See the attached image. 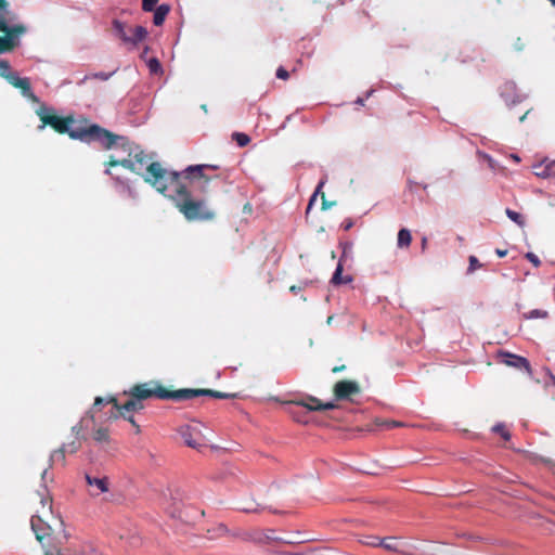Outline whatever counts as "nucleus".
Returning <instances> with one entry per match:
<instances>
[{
    "instance_id": "f257e3e1",
    "label": "nucleus",
    "mask_w": 555,
    "mask_h": 555,
    "mask_svg": "<svg viewBox=\"0 0 555 555\" xmlns=\"http://www.w3.org/2000/svg\"><path fill=\"white\" fill-rule=\"evenodd\" d=\"M209 167L216 168L209 165H190L182 171H173L164 168L160 163H153L147 167L143 179L158 193L170 198L188 220H210L214 212L205 201L193 199L190 189L192 181L204 178V169Z\"/></svg>"
},
{
    "instance_id": "f03ea898",
    "label": "nucleus",
    "mask_w": 555,
    "mask_h": 555,
    "mask_svg": "<svg viewBox=\"0 0 555 555\" xmlns=\"http://www.w3.org/2000/svg\"><path fill=\"white\" fill-rule=\"evenodd\" d=\"M12 13L9 10L8 2H0V54L7 53L21 44V37L26 33L23 24H11ZM0 77L4 78L11 86L18 89L22 95L34 103H39V98L33 92L30 81L27 77H20L13 72L11 65L5 60H0Z\"/></svg>"
},
{
    "instance_id": "7ed1b4c3",
    "label": "nucleus",
    "mask_w": 555,
    "mask_h": 555,
    "mask_svg": "<svg viewBox=\"0 0 555 555\" xmlns=\"http://www.w3.org/2000/svg\"><path fill=\"white\" fill-rule=\"evenodd\" d=\"M36 114L41 120L39 130L50 126L59 133H67L73 140L83 143L100 142L104 149H111L117 139L113 132L98 124L76 125L73 117H60L53 107L46 104H41L36 109Z\"/></svg>"
},
{
    "instance_id": "20e7f679",
    "label": "nucleus",
    "mask_w": 555,
    "mask_h": 555,
    "mask_svg": "<svg viewBox=\"0 0 555 555\" xmlns=\"http://www.w3.org/2000/svg\"><path fill=\"white\" fill-rule=\"evenodd\" d=\"M117 139L115 140L114 144L111 146L109 150L116 147L120 149L124 152L128 154L127 157L120 158L116 155L109 156V162L106 168H113L116 166H121L132 172H135L138 175H142V177L146 173L147 167L153 164L154 162H151V157L146 155L138 145H134L132 142H130L127 138L117 135Z\"/></svg>"
},
{
    "instance_id": "39448f33",
    "label": "nucleus",
    "mask_w": 555,
    "mask_h": 555,
    "mask_svg": "<svg viewBox=\"0 0 555 555\" xmlns=\"http://www.w3.org/2000/svg\"><path fill=\"white\" fill-rule=\"evenodd\" d=\"M246 540L257 543V544H268L270 542H280L285 544H293V543H302V542H309V541H323V538L313 537V538H307V539H286L281 537L274 535L273 529H267V530H254L249 533H247Z\"/></svg>"
},
{
    "instance_id": "423d86ee",
    "label": "nucleus",
    "mask_w": 555,
    "mask_h": 555,
    "mask_svg": "<svg viewBox=\"0 0 555 555\" xmlns=\"http://www.w3.org/2000/svg\"><path fill=\"white\" fill-rule=\"evenodd\" d=\"M113 34L118 37L124 43L137 47L143 41L149 33L144 26H137L133 29V35L129 36L127 33L126 24L117 18L112 22Z\"/></svg>"
},
{
    "instance_id": "0eeeda50",
    "label": "nucleus",
    "mask_w": 555,
    "mask_h": 555,
    "mask_svg": "<svg viewBox=\"0 0 555 555\" xmlns=\"http://www.w3.org/2000/svg\"><path fill=\"white\" fill-rule=\"evenodd\" d=\"M203 424L201 423L180 427L179 434L188 447L195 450H201V448L205 447L204 435L201 430Z\"/></svg>"
},
{
    "instance_id": "6e6552de",
    "label": "nucleus",
    "mask_w": 555,
    "mask_h": 555,
    "mask_svg": "<svg viewBox=\"0 0 555 555\" xmlns=\"http://www.w3.org/2000/svg\"><path fill=\"white\" fill-rule=\"evenodd\" d=\"M499 359H500L501 363H503L507 366H512V367H515L518 370H524L527 372V374L529 376L532 375L530 362L525 357L514 354L508 351H500Z\"/></svg>"
},
{
    "instance_id": "1a4fd4ad",
    "label": "nucleus",
    "mask_w": 555,
    "mask_h": 555,
    "mask_svg": "<svg viewBox=\"0 0 555 555\" xmlns=\"http://www.w3.org/2000/svg\"><path fill=\"white\" fill-rule=\"evenodd\" d=\"M500 95L507 106H514L521 103L528 96L526 93L518 92L517 86L514 81L505 82L501 87Z\"/></svg>"
},
{
    "instance_id": "9d476101",
    "label": "nucleus",
    "mask_w": 555,
    "mask_h": 555,
    "mask_svg": "<svg viewBox=\"0 0 555 555\" xmlns=\"http://www.w3.org/2000/svg\"><path fill=\"white\" fill-rule=\"evenodd\" d=\"M201 396V389L183 388L178 390H162L158 391L157 398L159 399H171L175 401L190 400Z\"/></svg>"
},
{
    "instance_id": "9b49d317",
    "label": "nucleus",
    "mask_w": 555,
    "mask_h": 555,
    "mask_svg": "<svg viewBox=\"0 0 555 555\" xmlns=\"http://www.w3.org/2000/svg\"><path fill=\"white\" fill-rule=\"evenodd\" d=\"M151 384L152 383H144V384L135 385L129 390L128 393L131 397H135L137 399H139L142 402V400L149 399L153 396L157 397L158 391L165 390L157 383H155V386H156L155 388H151L150 387Z\"/></svg>"
},
{
    "instance_id": "f8f14e48",
    "label": "nucleus",
    "mask_w": 555,
    "mask_h": 555,
    "mask_svg": "<svg viewBox=\"0 0 555 555\" xmlns=\"http://www.w3.org/2000/svg\"><path fill=\"white\" fill-rule=\"evenodd\" d=\"M104 173L108 175L113 178V180L115 182V188L120 194L127 195L129 198H132V199L138 198V193L131 186L130 181L128 179H124L120 176L113 173L109 168H106Z\"/></svg>"
},
{
    "instance_id": "ddd939ff",
    "label": "nucleus",
    "mask_w": 555,
    "mask_h": 555,
    "mask_svg": "<svg viewBox=\"0 0 555 555\" xmlns=\"http://www.w3.org/2000/svg\"><path fill=\"white\" fill-rule=\"evenodd\" d=\"M360 392V387L358 383L353 380H340L335 385V395L337 399L346 400L349 399L351 395H356Z\"/></svg>"
},
{
    "instance_id": "4468645a",
    "label": "nucleus",
    "mask_w": 555,
    "mask_h": 555,
    "mask_svg": "<svg viewBox=\"0 0 555 555\" xmlns=\"http://www.w3.org/2000/svg\"><path fill=\"white\" fill-rule=\"evenodd\" d=\"M296 405L304 406L308 411H324L332 410L335 408L333 402L321 403L319 399L314 397H309L307 400H301L295 402Z\"/></svg>"
},
{
    "instance_id": "2eb2a0df",
    "label": "nucleus",
    "mask_w": 555,
    "mask_h": 555,
    "mask_svg": "<svg viewBox=\"0 0 555 555\" xmlns=\"http://www.w3.org/2000/svg\"><path fill=\"white\" fill-rule=\"evenodd\" d=\"M396 540H397L396 537H388V538L382 539V541H379L378 543H379L380 547H383L387 551H390V552H396V553L402 554V555H423V554H415L410 548H400L401 545H399L396 542Z\"/></svg>"
},
{
    "instance_id": "dca6fc26",
    "label": "nucleus",
    "mask_w": 555,
    "mask_h": 555,
    "mask_svg": "<svg viewBox=\"0 0 555 555\" xmlns=\"http://www.w3.org/2000/svg\"><path fill=\"white\" fill-rule=\"evenodd\" d=\"M170 12V5L162 3L154 9L153 23L155 26H162L166 20V16Z\"/></svg>"
},
{
    "instance_id": "f3484780",
    "label": "nucleus",
    "mask_w": 555,
    "mask_h": 555,
    "mask_svg": "<svg viewBox=\"0 0 555 555\" xmlns=\"http://www.w3.org/2000/svg\"><path fill=\"white\" fill-rule=\"evenodd\" d=\"M115 409L119 411L120 413L125 412H133V411H140L143 409L142 402L137 399L135 397H131L130 400H128L125 404L119 405L117 401L115 402Z\"/></svg>"
},
{
    "instance_id": "a211bd4d",
    "label": "nucleus",
    "mask_w": 555,
    "mask_h": 555,
    "mask_svg": "<svg viewBox=\"0 0 555 555\" xmlns=\"http://www.w3.org/2000/svg\"><path fill=\"white\" fill-rule=\"evenodd\" d=\"M85 479L90 487H95L100 492L103 493L108 491L107 477L99 478L86 474Z\"/></svg>"
},
{
    "instance_id": "6ab92c4d",
    "label": "nucleus",
    "mask_w": 555,
    "mask_h": 555,
    "mask_svg": "<svg viewBox=\"0 0 555 555\" xmlns=\"http://www.w3.org/2000/svg\"><path fill=\"white\" fill-rule=\"evenodd\" d=\"M343 263L341 260L338 261L336 269L333 273V276L331 279V283L334 285H340V284H347L352 281V278L350 275L343 276Z\"/></svg>"
},
{
    "instance_id": "aec40b11",
    "label": "nucleus",
    "mask_w": 555,
    "mask_h": 555,
    "mask_svg": "<svg viewBox=\"0 0 555 555\" xmlns=\"http://www.w3.org/2000/svg\"><path fill=\"white\" fill-rule=\"evenodd\" d=\"M412 241L411 232L403 228L398 232L397 245L399 248L409 247Z\"/></svg>"
},
{
    "instance_id": "412c9836",
    "label": "nucleus",
    "mask_w": 555,
    "mask_h": 555,
    "mask_svg": "<svg viewBox=\"0 0 555 555\" xmlns=\"http://www.w3.org/2000/svg\"><path fill=\"white\" fill-rule=\"evenodd\" d=\"M201 396H207L215 399H230V398H236V393H230V392H222L217 391L212 389H201Z\"/></svg>"
},
{
    "instance_id": "4be33fe9",
    "label": "nucleus",
    "mask_w": 555,
    "mask_h": 555,
    "mask_svg": "<svg viewBox=\"0 0 555 555\" xmlns=\"http://www.w3.org/2000/svg\"><path fill=\"white\" fill-rule=\"evenodd\" d=\"M117 72V68L114 69L113 72H109V73H105V72H96V73H92L90 75H86L82 80L79 82L80 85L83 83L87 79H100V80H103V81H106L108 80L115 73Z\"/></svg>"
},
{
    "instance_id": "5701e85b",
    "label": "nucleus",
    "mask_w": 555,
    "mask_h": 555,
    "mask_svg": "<svg viewBox=\"0 0 555 555\" xmlns=\"http://www.w3.org/2000/svg\"><path fill=\"white\" fill-rule=\"evenodd\" d=\"M145 62H146L147 68L151 74H153V75L163 74V72H164L163 67L157 57L147 59V60H145Z\"/></svg>"
},
{
    "instance_id": "b1692460",
    "label": "nucleus",
    "mask_w": 555,
    "mask_h": 555,
    "mask_svg": "<svg viewBox=\"0 0 555 555\" xmlns=\"http://www.w3.org/2000/svg\"><path fill=\"white\" fill-rule=\"evenodd\" d=\"M505 214H506L507 218L509 220H512L513 222H515L518 227L524 228L526 225V221L519 212H517L511 208H506Z\"/></svg>"
},
{
    "instance_id": "393cba45",
    "label": "nucleus",
    "mask_w": 555,
    "mask_h": 555,
    "mask_svg": "<svg viewBox=\"0 0 555 555\" xmlns=\"http://www.w3.org/2000/svg\"><path fill=\"white\" fill-rule=\"evenodd\" d=\"M237 508L244 513H257L262 507L260 506V504L254 502V500H250L248 502L240 504Z\"/></svg>"
},
{
    "instance_id": "a878e982",
    "label": "nucleus",
    "mask_w": 555,
    "mask_h": 555,
    "mask_svg": "<svg viewBox=\"0 0 555 555\" xmlns=\"http://www.w3.org/2000/svg\"><path fill=\"white\" fill-rule=\"evenodd\" d=\"M65 444H63L60 449L53 451L50 455V462L56 463V462H64L65 461Z\"/></svg>"
},
{
    "instance_id": "bb28decb",
    "label": "nucleus",
    "mask_w": 555,
    "mask_h": 555,
    "mask_svg": "<svg viewBox=\"0 0 555 555\" xmlns=\"http://www.w3.org/2000/svg\"><path fill=\"white\" fill-rule=\"evenodd\" d=\"M93 438L99 443L108 442L109 436L108 431L105 428H99L94 431Z\"/></svg>"
},
{
    "instance_id": "cd10ccee",
    "label": "nucleus",
    "mask_w": 555,
    "mask_h": 555,
    "mask_svg": "<svg viewBox=\"0 0 555 555\" xmlns=\"http://www.w3.org/2000/svg\"><path fill=\"white\" fill-rule=\"evenodd\" d=\"M492 431L493 433H496V434H500L501 437L504 439V440H509L511 439V434L508 430H506L505 428V425L503 423H498L495 424L493 427H492Z\"/></svg>"
},
{
    "instance_id": "c85d7f7f",
    "label": "nucleus",
    "mask_w": 555,
    "mask_h": 555,
    "mask_svg": "<svg viewBox=\"0 0 555 555\" xmlns=\"http://www.w3.org/2000/svg\"><path fill=\"white\" fill-rule=\"evenodd\" d=\"M232 138L235 140L237 145L241 147L247 145L250 141V138L246 133H243V132H234L232 134Z\"/></svg>"
},
{
    "instance_id": "c756f323",
    "label": "nucleus",
    "mask_w": 555,
    "mask_h": 555,
    "mask_svg": "<svg viewBox=\"0 0 555 555\" xmlns=\"http://www.w3.org/2000/svg\"><path fill=\"white\" fill-rule=\"evenodd\" d=\"M468 262H469L468 268H467L468 274L473 273L475 270L480 269L482 267V263H480V261L478 260V258L476 256H469Z\"/></svg>"
},
{
    "instance_id": "7c9ffc66",
    "label": "nucleus",
    "mask_w": 555,
    "mask_h": 555,
    "mask_svg": "<svg viewBox=\"0 0 555 555\" xmlns=\"http://www.w3.org/2000/svg\"><path fill=\"white\" fill-rule=\"evenodd\" d=\"M340 247L343 249V253H341V258L339 260L343 261L344 259H346L347 257H349L352 254V243H349V242L340 243Z\"/></svg>"
},
{
    "instance_id": "2f4dec72",
    "label": "nucleus",
    "mask_w": 555,
    "mask_h": 555,
    "mask_svg": "<svg viewBox=\"0 0 555 555\" xmlns=\"http://www.w3.org/2000/svg\"><path fill=\"white\" fill-rule=\"evenodd\" d=\"M546 317H547V312L544 310H540V309H533L526 314V318L529 320L546 318Z\"/></svg>"
},
{
    "instance_id": "473e14b6",
    "label": "nucleus",
    "mask_w": 555,
    "mask_h": 555,
    "mask_svg": "<svg viewBox=\"0 0 555 555\" xmlns=\"http://www.w3.org/2000/svg\"><path fill=\"white\" fill-rule=\"evenodd\" d=\"M158 0H142V10L144 12H153Z\"/></svg>"
},
{
    "instance_id": "72a5a7b5",
    "label": "nucleus",
    "mask_w": 555,
    "mask_h": 555,
    "mask_svg": "<svg viewBox=\"0 0 555 555\" xmlns=\"http://www.w3.org/2000/svg\"><path fill=\"white\" fill-rule=\"evenodd\" d=\"M379 541H382V539H379L378 537L367 535L365 537L364 540H362V543L370 546H379Z\"/></svg>"
},
{
    "instance_id": "f704fd0d",
    "label": "nucleus",
    "mask_w": 555,
    "mask_h": 555,
    "mask_svg": "<svg viewBox=\"0 0 555 555\" xmlns=\"http://www.w3.org/2000/svg\"><path fill=\"white\" fill-rule=\"evenodd\" d=\"M553 175H554V172H553V167L551 166V163H548L540 172H537L538 177H541L544 179L548 178Z\"/></svg>"
},
{
    "instance_id": "c9c22d12",
    "label": "nucleus",
    "mask_w": 555,
    "mask_h": 555,
    "mask_svg": "<svg viewBox=\"0 0 555 555\" xmlns=\"http://www.w3.org/2000/svg\"><path fill=\"white\" fill-rule=\"evenodd\" d=\"M525 257L537 268L541 264L539 257L531 251H528Z\"/></svg>"
},
{
    "instance_id": "e433bc0d",
    "label": "nucleus",
    "mask_w": 555,
    "mask_h": 555,
    "mask_svg": "<svg viewBox=\"0 0 555 555\" xmlns=\"http://www.w3.org/2000/svg\"><path fill=\"white\" fill-rule=\"evenodd\" d=\"M113 402L115 404L116 400L113 397L102 398L96 397L94 401V406L102 405L104 403Z\"/></svg>"
},
{
    "instance_id": "4c0bfd02",
    "label": "nucleus",
    "mask_w": 555,
    "mask_h": 555,
    "mask_svg": "<svg viewBox=\"0 0 555 555\" xmlns=\"http://www.w3.org/2000/svg\"><path fill=\"white\" fill-rule=\"evenodd\" d=\"M275 76L279 79L285 80V79H287L289 77V74H288V72L283 66H280L276 69Z\"/></svg>"
},
{
    "instance_id": "58836bf2",
    "label": "nucleus",
    "mask_w": 555,
    "mask_h": 555,
    "mask_svg": "<svg viewBox=\"0 0 555 555\" xmlns=\"http://www.w3.org/2000/svg\"><path fill=\"white\" fill-rule=\"evenodd\" d=\"M400 548H410L415 554H420L418 553L420 547L416 544L411 543V542H405V543L401 544Z\"/></svg>"
},
{
    "instance_id": "ea45409f",
    "label": "nucleus",
    "mask_w": 555,
    "mask_h": 555,
    "mask_svg": "<svg viewBox=\"0 0 555 555\" xmlns=\"http://www.w3.org/2000/svg\"><path fill=\"white\" fill-rule=\"evenodd\" d=\"M47 493V488L46 486L42 487V490L41 491H38V494L40 495V502L42 504V506L47 505L48 504V501H49V498L46 495Z\"/></svg>"
},
{
    "instance_id": "a19ab883",
    "label": "nucleus",
    "mask_w": 555,
    "mask_h": 555,
    "mask_svg": "<svg viewBox=\"0 0 555 555\" xmlns=\"http://www.w3.org/2000/svg\"><path fill=\"white\" fill-rule=\"evenodd\" d=\"M79 449V444L75 441L65 444V451L69 453H75Z\"/></svg>"
},
{
    "instance_id": "79ce46f5",
    "label": "nucleus",
    "mask_w": 555,
    "mask_h": 555,
    "mask_svg": "<svg viewBox=\"0 0 555 555\" xmlns=\"http://www.w3.org/2000/svg\"><path fill=\"white\" fill-rule=\"evenodd\" d=\"M544 373L550 379V383L545 382V386H548L551 384L555 387V375H553V373L546 367L544 369Z\"/></svg>"
},
{
    "instance_id": "37998d69",
    "label": "nucleus",
    "mask_w": 555,
    "mask_h": 555,
    "mask_svg": "<svg viewBox=\"0 0 555 555\" xmlns=\"http://www.w3.org/2000/svg\"><path fill=\"white\" fill-rule=\"evenodd\" d=\"M81 430H82L81 422H79L78 424H76L75 426L72 427V433H73V435L76 436V438H79Z\"/></svg>"
},
{
    "instance_id": "c03bdc74",
    "label": "nucleus",
    "mask_w": 555,
    "mask_h": 555,
    "mask_svg": "<svg viewBox=\"0 0 555 555\" xmlns=\"http://www.w3.org/2000/svg\"><path fill=\"white\" fill-rule=\"evenodd\" d=\"M322 201H323V202H322V208H323L324 210H327V209L332 208V207H333V206H335V204H336L335 202H327V201L325 199L324 194L322 195Z\"/></svg>"
},
{
    "instance_id": "a18cd8bd",
    "label": "nucleus",
    "mask_w": 555,
    "mask_h": 555,
    "mask_svg": "<svg viewBox=\"0 0 555 555\" xmlns=\"http://www.w3.org/2000/svg\"><path fill=\"white\" fill-rule=\"evenodd\" d=\"M325 183H326V178L321 179L312 194H315V196H318V194L321 192V190Z\"/></svg>"
},
{
    "instance_id": "49530a36",
    "label": "nucleus",
    "mask_w": 555,
    "mask_h": 555,
    "mask_svg": "<svg viewBox=\"0 0 555 555\" xmlns=\"http://www.w3.org/2000/svg\"><path fill=\"white\" fill-rule=\"evenodd\" d=\"M125 420H127L129 423H131L134 427H137V433L140 431V428L138 426V424L135 423L134 421V417L132 415H129V416H126L125 413H120Z\"/></svg>"
},
{
    "instance_id": "de8ad7c7",
    "label": "nucleus",
    "mask_w": 555,
    "mask_h": 555,
    "mask_svg": "<svg viewBox=\"0 0 555 555\" xmlns=\"http://www.w3.org/2000/svg\"><path fill=\"white\" fill-rule=\"evenodd\" d=\"M483 157L487 159L489 167L494 169L495 168L494 159L488 154H483Z\"/></svg>"
},
{
    "instance_id": "09e8293b",
    "label": "nucleus",
    "mask_w": 555,
    "mask_h": 555,
    "mask_svg": "<svg viewBox=\"0 0 555 555\" xmlns=\"http://www.w3.org/2000/svg\"><path fill=\"white\" fill-rule=\"evenodd\" d=\"M352 225H353V222L350 219L344 221V223H343V228L345 231L350 230L352 228Z\"/></svg>"
},
{
    "instance_id": "8fccbe9b",
    "label": "nucleus",
    "mask_w": 555,
    "mask_h": 555,
    "mask_svg": "<svg viewBox=\"0 0 555 555\" xmlns=\"http://www.w3.org/2000/svg\"><path fill=\"white\" fill-rule=\"evenodd\" d=\"M315 198H317L315 194H312L310 199H309V203H308L307 212H309V210L311 209Z\"/></svg>"
},
{
    "instance_id": "3c124183",
    "label": "nucleus",
    "mask_w": 555,
    "mask_h": 555,
    "mask_svg": "<svg viewBox=\"0 0 555 555\" xmlns=\"http://www.w3.org/2000/svg\"><path fill=\"white\" fill-rule=\"evenodd\" d=\"M495 254L500 257V258H503L507 255V250L506 249H495Z\"/></svg>"
},
{
    "instance_id": "603ef678",
    "label": "nucleus",
    "mask_w": 555,
    "mask_h": 555,
    "mask_svg": "<svg viewBox=\"0 0 555 555\" xmlns=\"http://www.w3.org/2000/svg\"><path fill=\"white\" fill-rule=\"evenodd\" d=\"M149 51H150V48H149L147 46H145V47H144V49H143V51H142V53L140 54V57H141L142 60H145L146 54L149 53Z\"/></svg>"
},
{
    "instance_id": "864d4df0",
    "label": "nucleus",
    "mask_w": 555,
    "mask_h": 555,
    "mask_svg": "<svg viewBox=\"0 0 555 555\" xmlns=\"http://www.w3.org/2000/svg\"><path fill=\"white\" fill-rule=\"evenodd\" d=\"M354 103L359 106H363L364 105V99L363 98H358Z\"/></svg>"
},
{
    "instance_id": "5fc2aeb1",
    "label": "nucleus",
    "mask_w": 555,
    "mask_h": 555,
    "mask_svg": "<svg viewBox=\"0 0 555 555\" xmlns=\"http://www.w3.org/2000/svg\"><path fill=\"white\" fill-rule=\"evenodd\" d=\"M374 92H375V90H374V89H370V90H367V91H366V93H365V98H366V99H369L370 96H372V95H373V93H374Z\"/></svg>"
},
{
    "instance_id": "6e6d98bb",
    "label": "nucleus",
    "mask_w": 555,
    "mask_h": 555,
    "mask_svg": "<svg viewBox=\"0 0 555 555\" xmlns=\"http://www.w3.org/2000/svg\"><path fill=\"white\" fill-rule=\"evenodd\" d=\"M530 113V111H527L520 118H519V121L522 122L525 121V119L527 118L528 114Z\"/></svg>"
},
{
    "instance_id": "4d7b16f0",
    "label": "nucleus",
    "mask_w": 555,
    "mask_h": 555,
    "mask_svg": "<svg viewBox=\"0 0 555 555\" xmlns=\"http://www.w3.org/2000/svg\"><path fill=\"white\" fill-rule=\"evenodd\" d=\"M344 367H345L344 365H343V366H336V367H334V369H333V372H334V373H336V372H340V371H343V370H344Z\"/></svg>"
},
{
    "instance_id": "13d9d810",
    "label": "nucleus",
    "mask_w": 555,
    "mask_h": 555,
    "mask_svg": "<svg viewBox=\"0 0 555 555\" xmlns=\"http://www.w3.org/2000/svg\"><path fill=\"white\" fill-rule=\"evenodd\" d=\"M511 157L516 162L520 160V157L517 154H512Z\"/></svg>"
},
{
    "instance_id": "bf43d9fd",
    "label": "nucleus",
    "mask_w": 555,
    "mask_h": 555,
    "mask_svg": "<svg viewBox=\"0 0 555 555\" xmlns=\"http://www.w3.org/2000/svg\"><path fill=\"white\" fill-rule=\"evenodd\" d=\"M47 475H48V469H44V470L42 472V475H41L42 480H46Z\"/></svg>"
},
{
    "instance_id": "052dcab7",
    "label": "nucleus",
    "mask_w": 555,
    "mask_h": 555,
    "mask_svg": "<svg viewBox=\"0 0 555 555\" xmlns=\"http://www.w3.org/2000/svg\"><path fill=\"white\" fill-rule=\"evenodd\" d=\"M408 184H409V188H410V189H412V185H414V184H415V182H414V181H412V180H408Z\"/></svg>"
},
{
    "instance_id": "680f3d73",
    "label": "nucleus",
    "mask_w": 555,
    "mask_h": 555,
    "mask_svg": "<svg viewBox=\"0 0 555 555\" xmlns=\"http://www.w3.org/2000/svg\"><path fill=\"white\" fill-rule=\"evenodd\" d=\"M291 291H292V292H297L296 286H292V287H291Z\"/></svg>"
},
{
    "instance_id": "e2e57ef3",
    "label": "nucleus",
    "mask_w": 555,
    "mask_h": 555,
    "mask_svg": "<svg viewBox=\"0 0 555 555\" xmlns=\"http://www.w3.org/2000/svg\"><path fill=\"white\" fill-rule=\"evenodd\" d=\"M202 109H204L205 112H207V106L204 104L202 105Z\"/></svg>"
},
{
    "instance_id": "0e129e2a",
    "label": "nucleus",
    "mask_w": 555,
    "mask_h": 555,
    "mask_svg": "<svg viewBox=\"0 0 555 555\" xmlns=\"http://www.w3.org/2000/svg\"><path fill=\"white\" fill-rule=\"evenodd\" d=\"M550 163H551V166H552L553 168H555V160H552V162H550Z\"/></svg>"
},
{
    "instance_id": "69168bd1",
    "label": "nucleus",
    "mask_w": 555,
    "mask_h": 555,
    "mask_svg": "<svg viewBox=\"0 0 555 555\" xmlns=\"http://www.w3.org/2000/svg\"><path fill=\"white\" fill-rule=\"evenodd\" d=\"M553 7H555V0H548Z\"/></svg>"
},
{
    "instance_id": "338daca9",
    "label": "nucleus",
    "mask_w": 555,
    "mask_h": 555,
    "mask_svg": "<svg viewBox=\"0 0 555 555\" xmlns=\"http://www.w3.org/2000/svg\"><path fill=\"white\" fill-rule=\"evenodd\" d=\"M332 319H333L332 317H328V319H327L328 324L332 322Z\"/></svg>"
},
{
    "instance_id": "774afa93",
    "label": "nucleus",
    "mask_w": 555,
    "mask_h": 555,
    "mask_svg": "<svg viewBox=\"0 0 555 555\" xmlns=\"http://www.w3.org/2000/svg\"><path fill=\"white\" fill-rule=\"evenodd\" d=\"M0 2H7V0H0Z\"/></svg>"
}]
</instances>
